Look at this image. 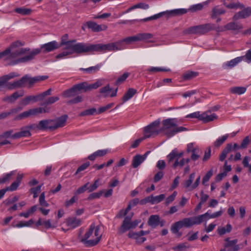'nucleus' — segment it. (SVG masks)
<instances>
[{
  "mask_svg": "<svg viewBox=\"0 0 251 251\" xmlns=\"http://www.w3.org/2000/svg\"><path fill=\"white\" fill-rule=\"evenodd\" d=\"M31 136L30 131H29L26 126H24L21 128V130L12 135L11 138L17 139L25 137H29Z\"/></svg>",
  "mask_w": 251,
  "mask_h": 251,
  "instance_id": "nucleus-25",
  "label": "nucleus"
},
{
  "mask_svg": "<svg viewBox=\"0 0 251 251\" xmlns=\"http://www.w3.org/2000/svg\"><path fill=\"white\" fill-rule=\"evenodd\" d=\"M212 28V25L210 24L194 26L188 28L184 30L185 34H203L210 30Z\"/></svg>",
  "mask_w": 251,
  "mask_h": 251,
  "instance_id": "nucleus-9",
  "label": "nucleus"
},
{
  "mask_svg": "<svg viewBox=\"0 0 251 251\" xmlns=\"http://www.w3.org/2000/svg\"><path fill=\"white\" fill-rule=\"evenodd\" d=\"M167 13L172 16L181 15L187 12V10L184 8L174 9L171 11H167Z\"/></svg>",
  "mask_w": 251,
  "mask_h": 251,
  "instance_id": "nucleus-40",
  "label": "nucleus"
},
{
  "mask_svg": "<svg viewBox=\"0 0 251 251\" xmlns=\"http://www.w3.org/2000/svg\"><path fill=\"white\" fill-rule=\"evenodd\" d=\"M100 67L101 65L98 64L97 65L95 66L90 67L86 69L81 68L80 69L83 70L86 73L92 74L98 72L100 70Z\"/></svg>",
  "mask_w": 251,
  "mask_h": 251,
  "instance_id": "nucleus-45",
  "label": "nucleus"
},
{
  "mask_svg": "<svg viewBox=\"0 0 251 251\" xmlns=\"http://www.w3.org/2000/svg\"><path fill=\"white\" fill-rule=\"evenodd\" d=\"M104 193V190H101L99 192L93 193L90 194L88 197V200H92L94 199L100 198Z\"/></svg>",
  "mask_w": 251,
  "mask_h": 251,
  "instance_id": "nucleus-60",
  "label": "nucleus"
},
{
  "mask_svg": "<svg viewBox=\"0 0 251 251\" xmlns=\"http://www.w3.org/2000/svg\"><path fill=\"white\" fill-rule=\"evenodd\" d=\"M15 11L22 15H29L31 14L32 10L30 8L19 7L15 9Z\"/></svg>",
  "mask_w": 251,
  "mask_h": 251,
  "instance_id": "nucleus-48",
  "label": "nucleus"
},
{
  "mask_svg": "<svg viewBox=\"0 0 251 251\" xmlns=\"http://www.w3.org/2000/svg\"><path fill=\"white\" fill-rule=\"evenodd\" d=\"M151 203L152 204L158 203L162 201L165 198L164 194H161L158 196H150Z\"/></svg>",
  "mask_w": 251,
  "mask_h": 251,
  "instance_id": "nucleus-46",
  "label": "nucleus"
},
{
  "mask_svg": "<svg viewBox=\"0 0 251 251\" xmlns=\"http://www.w3.org/2000/svg\"><path fill=\"white\" fill-rule=\"evenodd\" d=\"M106 51H112L110 43L106 44L86 43L84 53L95 52H105Z\"/></svg>",
  "mask_w": 251,
  "mask_h": 251,
  "instance_id": "nucleus-7",
  "label": "nucleus"
},
{
  "mask_svg": "<svg viewBox=\"0 0 251 251\" xmlns=\"http://www.w3.org/2000/svg\"><path fill=\"white\" fill-rule=\"evenodd\" d=\"M114 104L113 103L108 104L105 106L100 107L98 110V115L101 113L105 112L107 110L109 109L113 106Z\"/></svg>",
  "mask_w": 251,
  "mask_h": 251,
  "instance_id": "nucleus-63",
  "label": "nucleus"
},
{
  "mask_svg": "<svg viewBox=\"0 0 251 251\" xmlns=\"http://www.w3.org/2000/svg\"><path fill=\"white\" fill-rule=\"evenodd\" d=\"M218 116L215 113H212L210 111H206L201 114V121L204 123H208L217 119Z\"/></svg>",
  "mask_w": 251,
  "mask_h": 251,
  "instance_id": "nucleus-20",
  "label": "nucleus"
},
{
  "mask_svg": "<svg viewBox=\"0 0 251 251\" xmlns=\"http://www.w3.org/2000/svg\"><path fill=\"white\" fill-rule=\"evenodd\" d=\"M169 71V69L158 67H151L148 69V71L151 73H155L159 72H168Z\"/></svg>",
  "mask_w": 251,
  "mask_h": 251,
  "instance_id": "nucleus-55",
  "label": "nucleus"
},
{
  "mask_svg": "<svg viewBox=\"0 0 251 251\" xmlns=\"http://www.w3.org/2000/svg\"><path fill=\"white\" fill-rule=\"evenodd\" d=\"M110 150L109 149H103V150H99L91 155H90L88 158L91 160L94 161L97 158L99 157H102L106 155L108 153L110 152Z\"/></svg>",
  "mask_w": 251,
  "mask_h": 251,
  "instance_id": "nucleus-27",
  "label": "nucleus"
},
{
  "mask_svg": "<svg viewBox=\"0 0 251 251\" xmlns=\"http://www.w3.org/2000/svg\"><path fill=\"white\" fill-rule=\"evenodd\" d=\"M133 216V214L131 216H126L123 222L122 225L120 228L119 232L123 233L126 231L132 228V224L131 219Z\"/></svg>",
  "mask_w": 251,
  "mask_h": 251,
  "instance_id": "nucleus-17",
  "label": "nucleus"
},
{
  "mask_svg": "<svg viewBox=\"0 0 251 251\" xmlns=\"http://www.w3.org/2000/svg\"><path fill=\"white\" fill-rule=\"evenodd\" d=\"M195 225L192 217L185 218L173 224L171 227V231L178 237L182 235L179 230L183 227H191Z\"/></svg>",
  "mask_w": 251,
  "mask_h": 251,
  "instance_id": "nucleus-6",
  "label": "nucleus"
},
{
  "mask_svg": "<svg viewBox=\"0 0 251 251\" xmlns=\"http://www.w3.org/2000/svg\"><path fill=\"white\" fill-rule=\"evenodd\" d=\"M160 123V121L159 119H158L146 126L144 130L145 138H150L162 133L161 128H159Z\"/></svg>",
  "mask_w": 251,
  "mask_h": 251,
  "instance_id": "nucleus-8",
  "label": "nucleus"
},
{
  "mask_svg": "<svg viewBox=\"0 0 251 251\" xmlns=\"http://www.w3.org/2000/svg\"><path fill=\"white\" fill-rule=\"evenodd\" d=\"M188 246L186 243H181L173 248L175 251H185Z\"/></svg>",
  "mask_w": 251,
  "mask_h": 251,
  "instance_id": "nucleus-61",
  "label": "nucleus"
},
{
  "mask_svg": "<svg viewBox=\"0 0 251 251\" xmlns=\"http://www.w3.org/2000/svg\"><path fill=\"white\" fill-rule=\"evenodd\" d=\"M22 110V108H15L11 109L9 112H3L0 114V120L5 119L12 114L18 112Z\"/></svg>",
  "mask_w": 251,
  "mask_h": 251,
  "instance_id": "nucleus-49",
  "label": "nucleus"
},
{
  "mask_svg": "<svg viewBox=\"0 0 251 251\" xmlns=\"http://www.w3.org/2000/svg\"><path fill=\"white\" fill-rule=\"evenodd\" d=\"M39 203L40 205L44 207H48L49 204L45 200V193L43 192L41 193L39 197Z\"/></svg>",
  "mask_w": 251,
  "mask_h": 251,
  "instance_id": "nucleus-58",
  "label": "nucleus"
},
{
  "mask_svg": "<svg viewBox=\"0 0 251 251\" xmlns=\"http://www.w3.org/2000/svg\"><path fill=\"white\" fill-rule=\"evenodd\" d=\"M37 210V206L34 205L32 206L26 212L21 213L19 215L21 217H24L27 218L30 215H32Z\"/></svg>",
  "mask_w": 251,
  "mask_h": 251,
  "instance_id": "nucleus-51",
  "label": "nucleus"
},
{
  "mask_svg": "<svg viewBox=\"0 0 251 251\" xmlns=\"http://www.w3.org/2000/svg\"><path fill=\"white\" fill-rule=\"evenodd\" d=\"M25 93L23 90L16 91L10 96H6L3 98L4 101L13 103L14 102L18 99L24 96Z\"/></svg>",
  "mask_w": 251,
  "mask_h": 251,
  "instance_id": "nucleus-19",
  "label": "nucleus"
},
{
  "mask_svg": "<svg viewBox=\"0 0 251 251\" xmlns=\"http://www.w3.org/2000/svg\"><path fill=\"white\" fill-rule=\"evenodd\" d=\"M159 221L158 215H151L149 219L148 224L150 226L155 227L159 225Z\"/></svg>",
  "mask_w": 251,
  "mask_h": 251,
  "instance_id": "nucleus-35",
  "label": "nucleus"
},
{
  "mask_svg": "<svg viewBox=\"0 0 251 251\" xmlns=\"http://www.w3.org/2000/svg\"><path fill=\"white\" fill-rule=\"evenodd\" d=\"M37 110L36 108L30 109L28 110L24 111L15 118V120H21L27 118L30 116H36L38 115Z\"/></svg>",
  "mask_w": 251,
  "mask_h": 251,
  "instance_id": "nucleus-16",
  "label": "nucleus"
},
{
  "mask_svg": "<svg viewBox=\"0 0 251 251\" xmlns=\"http://www.w3.org/2000/svg\"><path fill=\"white\" fill-rule=\"evenodd\" d=\"M57 222L52 221L50 220H45L43 221V225L46 228H55L57 226Z\"/></svg>",
  "mask_w": 251,
  "mask_h": 251,
  "instance_id": "nucleus-52",
  "label": "nucleus"
},
{
  "mask_svg": "<svg viewBox=\"0 0 251 251\" xmlns=\"http://www.w3.org/2000/svg\"><path fill=\"white\" fill-rule=\"evenodd\" d=\"M60 47V45L56 41L43 44L41 46V49L45 52H49L53 51Z\"/></svg>",
  "mask_w": 251,
  "mask_h": 251,
  "instance_id": "nucleus-12",
  "label": "nucleus"
},
{
  "mask_svg": "<svg viewBox=\"0 0 251 251\" xmlns=\"http://www.w3.org/2000/svg\"><path fill=\"white\" fill-rule=\"evenodd\" d=\"M225 28L227 30H239L243 28L242 25L236 23H230L225 26Z\"/></svg>",
  "mask_w": 251,
  "mask_h": 251,
  "instance_id": "nucleus-37",
  "label": "nucleus"
},
{
  "mask_svg": "<svg viewBox=\"0 0 251 251\" xmlns=\"http://www.w3.org/2000/svg\"><path fill=\"white\" fill-rule=\"evenodd\" d=\"M177 123L176 118H168L163 120L162 126L161 127L162 133L171 137L178 132L187 130V129L183 126L177 127Z\"/></svg>",
  "mask_w": 251,
  "mask_h": 251,
  "instance_id": "nucleus-4",
  "label": "nucleus"
},
{
  "mask_svg": "<svg viewBox=\"0 0 251 251\" xmlns=\"http://www.w3.org/2000/svg\"><path fill=\"white\" fill-rule=\"evenodd\" d=\"M144 233L143 230H141L139 232L130 231L128 233V236L130 238H133L136 240L138 237L144 236Z\"/></svg>",
  "mask_w": 251,
  "mask_h": 251,
  "instance_id": "nucleus-56",
  "label": "nucleus"
},
{
  "mask_svg": "<svg viewBox=\"0 0 251 251\" xmlns=\"http://www.w3.org/2000/svg\"><path fill=\"white\" fill-rule=\"evenodd\" d=\"M68 116L66 115H63L56 119L53 120L54 130L66 125Z\"/></svg>",
  "mask_w": 251,
  "mask_h": 251,
  "instance_id": "nucleus-24",
  "label": "nucleus"
},
{
  "mask_svg": "<svg viewBox=\"0 0 251 251\" xmlns=\"http://www.w3.org/2000/svg\"><path fill=\"white\" fill-rule=\"evenodd\" d=\"M246 88L245 87H233L230 88L231 93L237 95H242L246 91Z\"/></svg>",
  "mask_w": 251,
  "mask_h": 251,
  "instance_id": "nucleus-41",
  "label": "nucleus"
},
{
  "mask_svg": "<svg viewBox=\"0 0 251 251\" xmlns=\"http://www.w3.org/2000/svg\"><path fill=\"white\" fill-rule=\"evenodd\" d=\"M144 161V158H143L141 155L138 154L134 156L132 162V165L133 168H136L138 167L142 162Z\"/></svg>",
  "mask_w": 251,
  "mask_h": 251,
  "instance_id": "nucleus-38",
  "label": "nucleus"
},
{
  "mask_svg": "<svg viewBox=\"0 0 251 251\" xmlns=\"http://www.w3.org/2000/svg\"><path fill=\"white\" fill-rule=\"evenodd\" d=\"M229 135L228 134H225L221 137H219L214 142V145L216 147H219L222 145L226 139Z\"/></svg>",
  "mask_w": 251,
  "mask_h": 251,
  "instance_id": "nucleus-50",
  "label": "nucleus"
},
{
  "mask_svg": "<svg viewBox=\"0 0 251 251\" xmlns=\"http://www.w3.org/2000/svg\"><path fill=\"white\" fill-rule=\"evenodd\" d=\"M68 35H64L59 44L63 47V51L56 56L57 59H62L68 57L75 53H84L86 43L83 42L76 43L75 40H68Z\"/></svg>",
  "mask_w": 251,
  "mask_h": 251,
  "instance_id": "nucleus-2",
  "label": "nucleus"
},
{
  "mask_svg": "<svg viewBox=\"0 0 251 251\" xmlns=\"http://www.w3.org/2000/svg\"><path fill=\"white\" fill-rule=\"evenodd\" d=\"M89 28H90L94 32H98L105 31L108 28V26L104 24L99 25L93 21H88L86 23Z\"/></svg>",
  "mask_w": 251,
  "mask_h": 251,
  "instance_id": "nucleus-11",
  "label": "nucleus"
},
{
  "mask_svg": "<svg viewBox=\"0 0 251 251\" xmlns=\"http://www.w3.org/2000/svg\"><path fill=\"white\" fill-rule=\"evenodd\" d=\"M25 44L24 41L20 40L13 42L5 50L0 52V60L3 59L8 65H15L29 62L40 52L39 49L31 51L29 48H22Z\"/></svg>",
  "mask_w": 251,
  "mask_h": 251,
  "instance_id": "nucleus-1",
  "label": "nucleus"
},
{
  "mask_svg": "<svg viewBox=\"0 0 251 251\" xmlns=\"http://www.w3.org/2000/svg\"><path fill=\"white\" fill-rule=\"evenodd\" d=\"M232 150V144H228L226 147L223 151L220 156V160L223 161L226 158L227 154Z\"/></svg>",
  "mask_w": 251,
  "mask_h": 251,
  "instance_id": "nucleus-42",
  "label": "nucleus"
},
{
  "mask_svg": "<svg viewBox=\"0 0 251 251\" xmlns=\"http://www.w3.org/2000/svg\"><path fill=\"white\" fill-rule=\"evenodd\" d=\"M73 88L77 94L82 91L84 92L88 91V83L86 82L76 84L73 86Z\"/></svg>",
  "mask_w": 251,
  "mask_h": 251,
  "instance_id": "nucleus-34",
  "label": "nucleus"
},
{
  "mask_svg": "<svg viewBox=\"0 0 251 251\" xmlns=\"http://www.w3.org/2000/svg\"><path fill=\"white\" fill-rule=\"evenodd\" d=\"M226 243L224 245L227 251H238L239 250V245H237V240H229L228 238L226 239Z\"/></svg>",
  "mask_w": 251,
  "mask_h": 251,
  "instance_id": "nucleus-23",
  "label": "nucleus"
},
{
  "mask_svg": "<svg viewBox=\"0 0 251 251\" xmlns=\"http://www.w3.org/2000/svg\"><path fill=\"white\" fill-rule=\"evenodd\" d=\"M251 15V8H248L235 14L234 20H238L241 18H245Z\"/></svg>",
  "mask_w": 251,
  "mask_h": 251,
  "instance_id": "nucleus-32",
  "label": "nucleus"
},
{
  "mask_svg": "<svg viewBox=\"0 0 251 251\" xmlns=\"http://www.w3.org/2000/svg\"><path fill=\"white\" fill-rule=\"evenodd\" d=\"M34 223V221L31 219L28 221L24 222L21 221L18 224H17L15 226L17 227H23L24 226H30Z\"/></svg>",
  "mask_w": 251,
  "mask_h": 251,
  "instance_id": "nucleus-57",
  "label": "nucleus"
},
{
  "mask_svg": "<svg viewBox=\"0 0 251 251\" xmlns=\"http://www.w3.org/2000/svg\"><path fill=\"white\" fill-rule=\"evenodd\" d=\"M244 59L243 56L237 57L223 64L222 67L226 70L231 69Z\"/></svg>",
  "mask_w": 251,
  "mask_h": 251,
  "instance_id": "nucleus-18",
  "label": "nucleus"
},
{
  "mask_svg": "<svg viewBox=\"0 0 251 251\" xmlns=\"http://www.w3.org/2000/svg\"><path fill=\"white\" fill-rule=\"evenodd\" d=\"M20 75L15 72L11 73L7 75H3L0 77V90L5 86L6 82L10 79L19 76Z\"/></svg>",
  "mask_w": 251,
  "mask_h": 251,
  "instance_id": "nucleus-26",
  "label": "nucleus"
},
{
  "mask_svg": "<svg viewBox=\"0 0 251 251\" xmlns=\"http://www.w3.org/2000/svg\"><path fill=\"white\" fill-rule=\"evenodd\" d=\"M77 93L75 91L73 87L65 91L63 93V96L65 98H70L75 96Z\"/></svg>",
  "mask_w": 251,
  "mask_h": 251,
  "instance_id": "nucleus-54",
  "label": "nucleus"
},
{
  "mask_svg": "<svg viewBox=\"0 0 251 251\" xmlns=\"http://www.w3.org/2000/svg\"><path fill=\"white\" fill-rule=\"evenodd\" d=\"M118 89L113 90L110 87L109 84L101 88L100 90V92L104 97H114L117 95Z\"/></svg>",
  "mask_w": 251,
  "mask_h": 251,
  "instance_id": "nucleus-14",
  "label": "nucleus"
},
{
  "mask_svg": "<svg viewBox=\"0 0 251 251\" xmlns=\"http://www.w3.org/2000/svg\"><path fill=\"white\" fill-rule=\"evenodd\" d=\"M104 83V79H100L97 80L95 83L91 84H88V91L92 89H96L101 86Z\"/></svg>",
  "mask_w": 251,
  "mask_h": 251,
  "instance_id": "nucleus-44",
  "label": "nucleus"
},
{
  "mask_svg": "<svg viewBox=\"0 0 251 251\" xmlns=\"http://www.w3.org/2000/svg\"><path fill=\"white\" fill-rule=\"evenodd\" d=\"M25 77H22L20 80L10 83L7 85L8 89L12 90L25 86Z\"/></svg>",
  "mask_w": 251,
  "mask_h": 251,
  "instance_id": "nucleus-28",
  "label": "nucleus"
},
{
  "mask_svg": "<svg viewBox=\"0 0 251 251\" xmlns=\"http://www.w3.org/2000/svg\"><path fill=\"white\" fill-rule=\"evenodd\" d=\"M37 96H27L19 102V106L18 108H22L29 104L31 102H35L38 101Z\"/></svg>",
  "mask_w": 251,
  "mask_h": 251,
  "instance_id": "nucleus-15",
  "label": "nucleus"
},
{
  "mask_svg": "<svg viewBox=\"0 0 251 251\" xmlns=\"http://www.w3.org/2000/svg\"><path fill=\"white\" fill-rule=\"evenodd\" d=\"M81 221L75 217H71L67 219L66 224L68 226L72 228H75L81 225Z\"/></svg>",
  "mask_w": 251,
  "mask_h": 251,
  "instance_id": "nucleus-30",
  "label": "nucleus"
},
{
  "mask_svg": "<svg viewBox=\"0 0 251 251\" xmlns=\"http://www.w3.org/2000/svg\"><path fill=\"white\" fill-rule=\"evenodd\" d=\"M149 8V4L145 3H139L137 4H135L130 7H129L127 10L126 11L125 13H128L130 12V11L136 9V8H141L143 9H147Z\"/></svg>",
  "mask_w": 251,
  "mask_h": 251,
  "instance_id": "nucleus-43",
  "label": "nucleus"
},
{
  "mask_svg": "<svg viewBox=\"0 0 251 251\" xmlns=\"http://www.w3.org/2000/svg\"><path fill=\"white\" fill-rule=\"evenodd\" d=\"M102 233L99 226L91 225L89 230L85 233L81 241L87 247H92L97 245L100 240Z\"/></svg>",
  "mask_w": 251,
  "mask_h": 251,
  "instance_id": "nucleus-3",
  "label": "nucleus"
},
{
  "mask_svg": "<svg viewBox=\"0 0 251 251\" xmlns=\"http://www.w3.org/2000/svg\"><path fill=\"white\" fill-rule=\"evenodd\" d=\"M183 155V152H178L176 149H174L167 155V158L169 162L175 160L174 168H182L185 163H188L190 161L189 158H182Z\"/></svg>",
  "mask_w": 251,
  "mask_h": 251,
  "instance_id": "nucleus-5",
  "label": "nucleus"
},
{
  "mask_svg": "<svg viewBox=\"0 0 251 251\" xmlns=\"http://www.w3.org/2000/svg\"><path fill=\"white\" fill-rule=\"evenodd\" d=\"M141 41L146 42H153L151 39L153 38V35L150 33H140Z\"/></svg>",
  "mask_w": 251,
  "mask_h": 251,
  "instance_id": "nucleus-39",
  "label": "nucleus"
},
{
  "mask_svg": "<svg viewBox=\"0 0 251 251\" xmlns=\"http://www.w3.org/2000/svg\"><path fill=\"white\" fill-rule=\"evenodd\" d=\"M98 115V110L95 108H92L90 109H86L80 114V116H90V115Z\"/></svg>",
  "mask_w": 251,
  "mask_h": 251,
  "instance_id": "nucleus-47",
  "label": "nucleus"
},
{
  "mask_svg": "<svg viewBox=\"0 0 251 251\" xmlns=\"http://www.w3.org/2000/svg\"><path fill=\"white\" fill-rule=\"evenodd\" d=\"M112 51H117L124 49L125 48L123 46L122 40H120L116 42L110 43Z\"/></svg>",
  "mask_w": 251,
  "mask_h": 251,
  "instance_id": "nucleus-36",
  "label": "nucleus"
},
{
  "mask_svg": "<svg viewBox=\"0 0 251 251\" xmlns=\"http://www.w3.org/2000/svg\"><path fill=\"white\" fill-rule=\"evenodd\" d=\"M127 162V161L124 158H122L120 161L114 166L113 170L114 171H118L119 167L124 166L126 164Z\"/></svg>",
  "mask_w": 251,
  "mask_h": 251,
  "instance_id": "nucleus-64",
  "label": "nucleus"
},
{
  "mask_svg": "<svg viewBox=\"0 0 251 251\" xmlns=\"http://www.w3.org/2000/svg\"><path fill=\"white\" fill-rule=\"evenodd\" d=\"M196 174L195 173L191 174L189 178L186 180L184 182V186L189 190H192L196 188L200 184L201 181V176H199L196 179L195 182L192 184L194 179L195 177Z\"/></svg>",
  "mask_w": 251,
  "mask_h": 251,
  "instance_id": "nucleus-10",
  "label": "nucleus"
},
{
  "mask_svg": "<svg viewBox=\"0 0 251 251\" xmlns=\"http://www.w3.org/2000/svg\"><path fill=\"white\" fill-rule=\"evenodd\" d=\"M192 152L191 159L193 161L198 160L200 157L201 150L199 148H197Z\"/></svg>",
  "mask_w": 251,
  "mask_h": 251,
  "instance_id": "nucleus-59",
  "label": "nucleus"
},
{
  "mask_svg": "<svg viewBox=\"0 0 251 251\" xmlns=\"http://www.w3.org/2000/svg\"><path fill=\"white\" fill-rule=\"evenodd\" d=\"M14 175L13 172H11L9 173L4 174L0 177V184H3L9 181L10 180L11 177Z\"/></svg>",
  "mask_w": 251,
  "mask_h": 251,
  "instance_id": "nucleus-53",
  "label": "nucleus"
},
{
  "mask_svg": "<svg viewBox=\"0 0 251 251\" xmlns=\"http://www.w3.org/2000/svg\"><path fill=\"white\" fill-rule=\"evenodd\" d=\"M53 120H43L39 122V130H44L49 129L54 130Z\"/></svg>",
  "mask_w": 251,
  "mask_h": 251,
  "instance_id": "nucleus-22",
  "label": "nucleus"
},
{
  "mask_svg": "<svg viewBox=\"0 0 251 251\" xmlns=\"http://www.w3.org/2000/svg\"><path fill=\"white\" fill-rule=\"evenodd\" d=\"M136 93L137 90L136 89L132 88H129L122 98L123 103L131 99Z\"/></svg>",
  "mask_w": 251,
  "mask_h": 251,
  "instance_id": "nucleus-33",
  "label": "nucleus"
},
{
  "mask_svg": "<svg viewBox=\"0 0 251 251\" xmlns=\"http://www.w3.org/2000/svg\"><path fill=\"white\" fill-rule=\"evenodd\" d=\"M23 177V174H19L17 176L16 180L14 181L9 187H7V190L10 191L16 190L20 185Z\"/></svg>",
  "mask_w": 251,
  "mask_h": 251,
  "instance_id": "nucleus-31",
  "label": "nucleus"
},
{
  "mask_svg": "<svg viewBox=\"0 0 251 251\" xmlns=\"http://www.w3.org/2000/svg\"><path fill=\"white\" fill-rule=\"evenodd\" d=\"M42 185H39L36 187L32 188L30 191L33 194V198H36L38 196V193L41 192Z\"/></svg>",
  "mask_w": 251,
  "mask_h": 251,
  "instance_id": "nucleus-62",
  "label": "nucleus"
},
{
  "mask_svg": "<svg viewBox=\"0 0 251 251\" xmlns=\"http://www.w3.org/2000/svg\"><path fill=\"white\" fill-rule=\"evenodd\" d=\"M225 13L226 10L225 9L221 8L219 6H216L212 8L210 16L212 19H216L218 17L224 14Z\"/></svg>",
  "mask_w": 251,
  "mask_h": 251,
  "instance_id": "nucleus-29",
  "label": "nucleus"
},
{
  "mask_svg": "<svg viewBox=\"0 0 251 251\" xmlns=\"http://www.w3.org/2000/svg\"><path fill=\"white\" fill-rule=\"evenodd\" d=\"M209 211L210 210H208L204 214L200 215L197 216L192 217L195 225H199L203 222H207V220L210 219L209 216L211 214L209 213Z\"/></svg>",
  "mask_w": 251,
  "mask_h": 251,
  "instance_id": "nucleus-21",
  "label": "nucleus"
},
{
  "mask_svg": "<svg viewBox=\"0 0 251 251\" xmlns=\"http://www.w3.org/2000/svg\"><path fill=\"white\" fill-rule=\"evenodd\" d=\"M23 77H25V86L26 84H28L29 87L31 86L34 84L40 82L41 81L45 80L48 78V76L42 75V76H36L33 77H30L27 75H25Z\"/></svg>",
  "mask_w": 251,
  "mask_h": 251,
  "instance_id": "nucleus-13",
  "label": "nucleus"
}]
</instances>
